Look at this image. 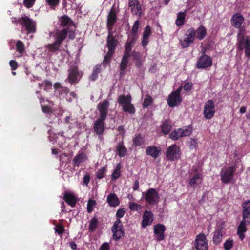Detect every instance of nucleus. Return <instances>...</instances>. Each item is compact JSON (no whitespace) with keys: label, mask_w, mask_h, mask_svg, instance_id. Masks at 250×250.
<instances>
[{"label":"nucleus","mask_w":250,"mask_h":250,"mask_svg":"<svg viewBox=\"0 0 250 250\" xmlns=\"http://www.w3.org/2000/svg\"><path fill=\"white\" fill-rule=\"evenodd\" d=\"M67 35L69 39L74 40L76 35L74 30L69 28H64L60 31L56 32L53 36L55 40L54 42L46 46L48 51L52 53H55L58 51Z\"/></svg>","instance_id":"1"},{"label":"nucleus","mask_w":250,"mask_h":250,"mask_svg":"<svg viewBox=\"0 0 250 250\" xmlns=\"http://www.w3.org/2000/svg\"><path fill=\"white\" fill-rule=\"evenodd\" d=\"M236 168L237 166L235 165L222 169L220 173L221 182L223 184L230 183L234 178Z\"/></svg>","instance_id":"2"},{"label":"nucleus","mask_w":250,"mask_h":250,"mask_svg":"<svg viewBox=\"0 0 250 250\" xmlns=\"http://www.w3.org/2000/svg\"><path fill=\"white\" fill-rule=\"evenodd\" d=\"M237 48L239 51L244 49L246 56L250 59V37L239 34L238 36Z\"/></svg>","instance_id":"3"},{"label":"nucleus","mask_w":250,"mask_h":250,"mask_svg":"<svg viewBox=\"0 0 250 250\" xmlns=\"http://www.w3.org/2000/svg\"><path fill=\"white\" fill-rule=\"evenodd\" d=\"M192 131L193 128L192 126H185L172 131L169 135V137L172 140L176 141L181 137L190 136Z\"/></svg>","instance_id":"4"},{"label":"nucleus","mask_w":250,"mask_h":250,"mask_svg":"<svg viewBox=\"0 0 250 250\" xmlns=\"http://www.w3.org/2000/svg\"><path fill=\"white\" fill-rule=\"evenodd\" d=\"M67 80L71 84H77L81 79L83 73L79 71L78 67L76 65H72L68 70Z\"/></svg>","instance_id":"5"},{"label":"nucleus","mask_w":250,"mask_h":250,"mask_svg":"<svg viewBox=\"0 0 250 250\" xmlns=\"http://www.w3.org/2000/svg\"><path fill=\"white\" fill-rule=\"evenodd\" d=\"M185 37L183 40H180V43L183 48L188 47L194 42L195 36V30L191 27L188 29L185 34Z\"/></svg>","instance_id":"6"},{"label":"nucleus","mask_w":250,"mask_h":250,"mask_svg":"<svg viewBox=\"0 0 250 250\" xmlns=\"http://www.w3.org/2000/svg\"><path fill=\"white\" fill-rule=\"evenodd\" d=\"M18 22L19 24L25 27L28 34L34 33L36 32V23L28 17L26 16L21 17L18 19Z\"/></svg>","instance_id":"7"},{"label":"nucleus","mask_w":250,"mask_h":250,"mask_svg":"<svg viewBox=\"0 0 250 250\" xmlns=\"http://www.w3.org/2000/svg\"><path fill=\"white\" fill-rule=\"evenodd\" d=\"M111 231L113 233V239L116 241L124 237L125 233L123 226L120 219H117L111 227Z\"/></svg>","instance_id":"8"},{"label":"nucleus","mask_w":250,"mask_h":250,"mask_svg":"<svg viewBox=\"0 0 250 250\" xmlns=\"http://www.w3.org/2000/svg\"><path fill=\"white\" fill-rule=\"evenodd\" d=\"M144 199L150 205H154L158 204L159 201L160 197L158 192L156 189L149 188L145 194Z\"/></svg>","instance_id":"9"},{"label":"nucleus","mask_w":250,"mask_h":250,"mask_svg":"<svg viewBox=\"0 0 250 250\" xmlns=\"http://www.w3.org/2000/svg\"><path fill=\"white\" fill-rule=\"evenodd\" d=\"M181 150L180 147L174 144L170 146L166 151V157L170 161H174L177 160L180 156Z\"/></svg>","instance_id":"10"},{"label":"nucleus","mask_w":250,"mask_h":250,"mask_svg":"<svg viewBox=\"0 0 250 250\" xmlns=\"http://www.w3.org/2000/svg\"><path fill=\"white\" fill-rule=\"evenodd\" d=\"M194 246L196 250H208V244L206 235L204 233H200L196 237Z\"/></svg>","instance_id":"11"},{"label":"nucleus","mask_w":250,"mask_h":250,"mask_svg":"<svg viewBox=\"0 0 250 250\" xmlns=\"http://www.w3.org/2000/svg\"><path fill=\"white\" fill-rule=\"evenodd\" d=\"M215 113L214 102L212 100H208L205 104L203 110L204 117L207 119H211Z\"/></svg>","instance_id":"12"},{"label":"nucleus","mask_w":250,"mask_h":250,"mask_svg":"<svg viewBox=\"0 0 250 250\" xmlns=\"http://www.w3.org/2000/svg\"><path fill=\"white\" fill-rule=\"evenodd\" d=\"M115 31H108L106 40V46L109 52L115 53L119 41L114 35Z\"/></svg>","instance_id":"13"},{"label":"nucleus","mask_w":250,"mask_h":250,"mask_svg":"<svg viewBox=\"0 0 250 250\" xmlns=\"http://www.w3.org/2000/svg\"><path fill=\"white\" fill-rule=\"evenodd\" d=\"M212 64V58L208 55L202 54L197 62V68L204 69L210 67Z\"/></svg>","instance_id":"14"},{"label":"nucleus","mask_w":250,"mask_h":250,"mask_svg":"<svg viewBox=\"0 0 250 250\" xmlns=\"http://www.w3.org/2000/svg\"><path fill=\"white\" fill-rule=\"evenodd\" d=\"M193 171L195 172V174L191 178L189 182V185L195 189L201 184L203 181V177L202 174L201 173L198 172L197 169H196L193 170L191 171H189V174L191 175Z\"/></svg>","instance_id":"15"},{"label":"nucleus","mask_w":250,"mask_h":250,"mask_svg":"<svg viewBox=\"0 0 250 250\" xmlns=\"http://www.w3.org/2000/svg\"><path fill=\"white\" fill-rule=\"evenodd\" d=\"M105 119L106 118L102 119L101 117H99L94 122L93 130L98 136L103 135L105 131Z\"/></svg>","instance_id":"16"},{"label":"nucleus","mask_w":250,"mask_h":250,"mask_svg":"<svg viewBox=\"0 0 250 250\" xmlns=\"http://www.w3.org/2000/svg\"><path fill=\"white\" fill-rule=\"evenodd\" d=\"M117 20V15L115 9L111 8L107 16V28L108 31H113L112 29Z\"/></svg>","instance_id":"17"},{"label":"nucleus","mask_w":250,"mask_h":250,"mask_svg":"<svg viewBox=\"0 0 250 250\" xmlns=\"http://www.w3.org/2000/svg\"><path fill=\"white\" fill-rule=\"evenodd\" d=\"M128 6L133 14L138 16L142 15V5L138 0H129Z\"/></svg>","instance_id":"18"},{"label":"nucleus","mask_w":250,"mask_h":250,"mask_svg":"<svg viewBox=\"0 0 250 250\" xmlns=\"http://www.w3.org/2000/svg\"><path fill=\"white\" fill-rule=\"evenodd\" d=\"M182 101V99L180 95L171 92L168 96L167 104L169 107L173 108L180 105Z\"/></svg>","instance_id":"19"},{"label":"nucleus","mask_w":250,"mask_h":250,"mask_svg":"<svg viewBox=\"0 0 250 250\" xmlns=\"http://www.w3.org/2000/svg\"><path fill=\"white\" fill-rule=\"evenodd\" d=\"M165 226L161 224H158L154 227V232L156 235V239L158 241H161L165 238Z\"/></svg>","instance_id":"20"},{"label":"nucleus","mask_w":250,"mask_h":250,"mask_svg":"<svg viewBox=\"0 0 250 250\" xmlns=\"http://www.w3.org/2000/svg\"><path fill=\"white\" fill-rule=\"evenodd\" d=\"M109 104V102L107 100H104L99 104L98 109L100 112L99 117H101L102 119L106 118Z\"/></svg>","instance_id":"21"},{"label":"nucleus","mask_w":250,"mask_h":250,"mask_svg":"<svg viewBox=\"0 0 250 250\" xmlns=\"http://www.w3.org/2000/svg\"><path fill=\"white\" fill-rule=\"evenodd\" d=\"M244 18L240 13H236L233 14L231 19V22L234 27L239 28L244 23Z\"/></svg>","instance_id":"22"},{"label":"nucleus","mask_w":250,"mask_h":250,"mask_svg":"<svg viewBox=\"0 0 250 250\" xmlns=\"http://www.w3.org/2000/svg\"><path fill=\"white\" fill-rule=\"evenodd\" d=\"M161 149L160 147H157L154 145H151L147 146L146 149V154L153 157L157 158L161 154Z\"/></svg>","instance_id":"23"},{"label":"nucleus","mask_w":250,"mask_h":250,"mask_svg":"<svg viewBox=\"0 0 250 250\" xmlns=\"http://www.w3.org/2000/svg\"><path fill=\"white\" fill-rule=\"evenodd\" d=\"M88 159V157L83 152L79 151L73 160V165L74 167H79L82 163L84 162Z\"/></svg>","instance_id":"24"},{"label":"nucleus","mask_w":250,"mask_h":250,"mask_svg":"<svg viewBox=\"0 0 250 250\" xmlns=\"http://www.w3.org/2000/svg\"><path fill=\"white\" fill-rule=\"evenodd\" d=\"M153 214L149 211L146 210L143 216L142 221V226L143 228H146L147 226L151 224L153 221Z\"/></svg>","instance_id":"25"},{"label":"nucleus","mask_w":250,"mask_h":250,"mask_svg":"<svg viewBox=\"0 0 250 250\" xmlns=\"http://www.w3.org/2000/svg\"><path fill=\"white\" fill-rule=\"evenodd\" d=\"M63 199L68 205L73 208L75 207L77 198L73 193L67 191L64 192Z\"/></svg>","instance_id":"26"},{"label":"nucleus","mask_w":250,"mask_h":250,"mask_svg":"<svg viewBox=\"0 0 250 250\" xmlns=\"http://www.w3.org/2000/svg\"><path fill=\"white\" fill-rule=\"evenodd\" d=\"M242 219L250 221V200L244 202L242 205Z\"/></svg>","instance_id":"27"},{"label":"nucleus","mask_w":250,"mask_h":250,"mask_svg":"<svg viewBox=\"0 0 250 250\" xmlns=\"http://www.w3.org/2000/svg\"><path fill=\"white\" fill-rule=\"evenodd\" d=\"M172 127L171 122L167 119L165 120L161 125L162 132L164 135H167L169 134L172 129Z\"/></svg>","instance_id":"28"},{"label":"nucleus","mask_w":250,"mask_h":250,"mask_svg":"<svg viewBox=\"0 0 250 250\" xmlns=\"http://www.w3.org/2000/svg\"><path fill=\"white\" fill-rule=\"evenodd\" d=\"M107 202L111 207H115L120 204L119 200L115 193L109 194L107 197Z\"/></svg>","instance_id":"29"},{"label":"nucleus","mask_w":250,"mask_h":250,"mask_svg":"<svg viewBox=\"0 0 250 250\" xmlns=\"http://www.w3.org/2000/svg\"><path fill=\"white\" fill-rule=\"evenodd\" d=\"M186 13L187 10H185L184 12L180 11L177 13L175 21V24L177 26L180 27L185 24Z\"/></svg>","instance_id":"30"},{"label":"nucleus","mask_w":250,"mask_h":250,"mask_svg":"<svg viewBox=\"0 0 250 250\" xmlns=\"http://www.w3.org/2000/svg\"><path fill=\"white\" fill-rule=\"evenodd\" d=\"M207 35V30L203 25H200L195 30V36L199 40H203Z\"/></svg>","instance_id":"31"},{"label":"nucleus","mask_w":250,"mask_h":250,"mask_svg":"<svg viewBox=\"0 0 250 250\" xmlns=\"http://www.w3.org/2000/svg\"><path fill=\"white\" fill-rule=\"evenodd\" d=\"M223 238V231L222 229L216 230L213 234V242L214 244L217 245L220 243Z\"/></svg>","instance_id":"32"},{"label":"nucleus","mask_w":250,"mask_h":250,"mask_svg":"<svg viewBox=\"0 0 250 250\" xmlns=\"http://www.w3.org/2000/svg\"><path fill=\"white\" fill-rule=\"evenodd\" d=\"M250 224V221L244 220L241 221L237 229V233H244L247 230L246 226Z\"/></svg>","instance_id":"33"},{"label":"nucleus","mask_w":250,"mask_h":250,"mask_svg":"<svg viewBox=\"0 0 250 250\" xmlns=\"http://www.w3.org/2000/svg\"><path fill=\"white\" fill-rule=\"evenodd\" d=\"M132 142L135 146H140L145 143V140L141 134H138L134 135Z\"/></svg>","instance_id":"34"},{"label":"nucleus","mask_w":250,"mask_h":250,"mask_svg":"<svg viewBox=\"0 0 250 250\" xmlns=\"http://www.w3.org/2000/svg\"><path fill=\"white\" fill-rule=\"evenodd\" d=\"M123 141L120 142L116 147L118 155L120 157H123L126 154L127 148L123 145Z\"/></svg>","instance_id":"35"},{"label":"nucleus","mask_w":250,"mask_h":250,"mask_svg":"<svg viewBox=\"0 0 250 250\" xmlns=\"http://www.w3.org/2000/svg\"><path fill=\"white\" fill-rule=\"evenodd\" d=\"M101 72V66L97 64L93 68L92 74L89 76V79L92 81H95L98 78L99 73Z\"/></svg>","instance_id":"36"},{"label":"nucleus","mask_w":250,"mask_h":250,"mask_svg":"<svg viewBox=\"0 0 250 250\" xmlns=\"http://www.w3.org/2000/svg\"><path fill=\"white\" fill-rule=\"evenodd\" d=\"M132 97L130 94L126 96L125 95H120L118 98V102L119 104L125 105L131 102Z\"/></svg>","instance_id":"37"},{"label":"nucleus","mask_w":250,"mask_h":250,"mask_svg":"<svg viewBox=\"0 0 250 250\" xmlns=\"http://www.w3.org/2000/svg\"><path fill=\"white\" fill-rule=\"evenodd\" d=\"M16 51L20 54L19 57L23 56L25 53V47L23 42L18 40L16 44Z\"/></svg>","instance_id":"38"},{"label":"nucleus","mask_w":250,"mask_h":250,"mask_svg":"<svg viewBox=\"0 0 250 250\" xmlns=\"http://www.w3.org/2000/svg\"><path fill=\"white\" fill-rule=\"evenodd\" d=\"M72 21L70 18L67 15H63L61 17L60 25L62 27H66L72 24Z\"/></svg>","instance_id":"39"},{"label":"nucleus","mask_w":250,"mask_h":250,"mask_svg":"<svg viewBox=\"0 0 250 250\" xmlns=\"http://www.w3.org/2000/svg\"><path fill=\"white\" fill-rule=\"evenodd\" d=\"M121 167V163H118L117 165L115 170L111 175L112 180H115L120 177Z\"/></svg>","instance_id":"40"},{"label":"nucleus","mask_w":250,"mask_h":250,"mask_svg":"<svg viewBox=\"0 0 250 250\" xmlns=\"http://www.w3.org/2000/svg\"><path fill=\"white\" fill-rule=\"evenodd\" d=\"M107 171V166H105L102 167L101 168L99 169L96 172V177L97 179H101L105 177L106 172Z\"/></svg>","instance_id":"41"},{"label":"nucleus","mask_w":250,"mask_h":250,"mask_svg":"<svg viewBox=\"0 0 250 250\" xmlns=\"http://www.w3.org/2000/svg\"><path fill=\"white\" fill-rule=\"evenodd\" d=\"M123 110L125 112H127L131 114H133L135 112V109L131 102L129 104L122 106Z\"/></svg>","instance_id":"42"},{"label":"nucleus","mask_w":250,"mask_h":250,"mask_svg":"<svg viewBox=\"0 0 250 250\" xmlns=\"http://www.w3.org/2000/svg\"><path fill=\"white\" fill-rule=\"evenodd\" d=\"M130 57L123 55L119 65L120 69L126 70Z\"/></svg>","instance_id":"43"},{"label":"nucleus","mask_w":250,"mask_h":250,"mask_svg":"<svg viewBox=\"0 0 250 250\" xmlns=\"http://www.w3.org/2000/svg\"><path fill=\"white\" fill-rule=\"evenodd\" d=\"M114 53L108 51L106 55L104 56L103 64L104 66H106L107 65L109 64L111 62L112 56L114 55Z\"/></svg>","instance_id":"44"},{"label":"nucleus","mask_w":250,"mask_h":250,"mask_svg":"<svg viewBox=\"0 0 250 250\" xmlns=\"http://www.w3.org/2000/svg\"><path fill=\"white\" fill-rule=\"evenodd\" d=\"M98 225V220L96 217L93 218L89 225L88 229L90 232H93L95 231V229L97 227Z\"/></svg>","instance_id":"45"},{"label":"nucleus","mask_w":250,"mask_h":250,"mask_svg":"<svg viewBox=\"0 0 250 250\" xmlns=\"http://www.w3.org/2000/svg\"><path fill=\"white\" fill-rule=\"evenodd\" d=\"M133 47V46L129 45L128 43H125L124 46L125 50L123 55L130 57Z\"/></svg>","instance_id":"46"},{"label":"nucleus","mask_w":250,"mask_h":250,"mask_svg":"<svg viewBox=\"0 0 250 250\" xmlns=\"http://www.w3.org/2000/svg\"><path fill=\"white\" fill-rule=\"evenodd\" d=\"M233 240L229 239L225 242L224 244V249L225 250H230L233 247Z\"/></svg>","instance_id":"47"},{"label":"nucleus","mask_w":250,"mask_h":250,"mask_svg":"<svg viewBox=\"0 0 250 250\" xmlns=\"http://www.w3.org/2000/svg\"><path fill=\"white\" fill-rule=\"evenodd\" d=\"M96 201L90 199L87 205V210L88 213H91L93 210V208L96 205Z\"/></svg>","instance_id":"48"},{"label":"nucleus","mask_w":250,"mask_h":250,"mask_svg":"<svg viewBox=\"0 0 250 250\" xmlns=\"http://www.w3.org/2000/svg\"><path fill=\"white\" fill-rule=\"evenodd\" d=\"M136 40L137 35L131 34L130 36H128V39L125 43H128L129 45L133 46Z\"/></svg>","instance_id":"49"},{"label":"nucleus","mask_w":250,"mask_h":250,"mask_svg":"<svg viewBox=\"0 0 250 250\" xmlns=\"http://www.w3.org/2000/svg\"><path fill=\"white\" fill-rule=\"evenodd\" d=\"M36 93L39 94V95L38 96V98L40 100V103L41 104V105H42V104L44 103L45 101L49 103V104L50 106H53L54 105V104L53 102L51 101H50V100H49L48 99L45 100L44 99V98L42 95H40V91H37Z\"/></svg>","instance_id":"50"},{"label":"nucleus","mask_w":250,"mask_h":250,"mask_svg":"<svg viewBox=\"0 0 250 250\" xmlns=\"http://www.w3.org/2000/svg\"><path fill=\"white\" fill-rule=\"evenodd\" d=\"M152 102L153 99L152 97L150 96H148V97L145 98L143 103V106L144 107H147L151 104Z\"/></svg>","instance_id":"51"},{"label":"nucleus","mask_w":250,"mask_h":250,"mask_svg":"<svg viewBox=\"0 0 250 250\" xmlns=\"http://www.w3.org/2000/svg\"><path fill=\"white\" fill-rule=\"evenodd\" d=\"M129 208L131 210H139L141 209V206L135 202H131L129 204Z\"/></svg>","instance_id":"52"},{"label":"nucleus","mask_w":250,"mask_h":250,"mask_svg":"<svg viewBox=\"0 0 250 250\" xmlns=\"http://www.w3.org/2000/svg\"><path fill=\"white\" fill-rule=\"evenodd\" d=\"M139 28V21L137 20L135 21L131 30V34L137 35Z\"/></svg>","instance_id":"53"},{"label":"nucleus","mask_w":250,"mask_h":250,"mask_svg":"<svg viewBox=\"0 0 250 250\" xmlns=\"http://www.w3.org/2000/svg\"><path fill=\"white\" fill-rule=\"evenodd\" d=\"M45 1L48 5L54 8L59 4L60 0H45Z\"/></svg>","instance_id":"54"},{"label":"nucleus","mask_w":250,"mask_h":250,"mask_svg":"<svg viewBox=\"0 0 250 250\" xmlns=\"http://www.w3.org/2000/svg\"><path fill=\"white\" fill-rule=\"evenodd\" d=\"M131 56L133 57V59L135 61H139L141 59V56L138 51L133 50L131 54Z\"/></svg>","instance_id":"55"},{"label":"nucleus","mask_w":250,"mask_h":250,"mask_svg":"<svg viewBox=\"0 0 250 250\" xmlns=\"http://www.w3.org/2000/svg\"><path fill=\"white\" fill-rule=\"evenodd\" d=\"M152 31L150 26L149 25L146 26L143 31V35L149 37Z\"/></svg>","instance_id":"56"},{"label":"nucleus","mask_w":250,"mask_h":250,"mask_svg":"<svg viewBox=\"0 0 250 250\" xmlns=\"http://www.w3.org/2000/svg\"><path fill=\"white\" fill-rule=\"evenodd\" d=\"M55 230L59 235H62L64 231V229L63 226L59 225L55 227Z\"/></svg>","instance_id":"57"},{"label":"nucleus","mask_w":250,"mask_h":250,"mask_svg":"<svg viewBox=\"0 0 250 250\" xmlns=\"http://www.w3.org/2000/svg\"><path fill=\"white\" fill-rule=\"evenodd\" d=\"M35 1L36 0H24L23 4L27 8H30L35 4Z\"/></svg>","instance_id":"58"},{"label":"nucleus","mask_w":250,"mask_h":250,"mask_svg":"<svg viewBox=\"0 0 250 250\" xmlns=\"http://www.w3.org/2000/svg\"><path fill=\"white\" fill-rule=\"evenodd\" d=\"M196 141L193 139H190V141L188 142V145L190 149H195L196 147Z\"/></svg>","instance_id":"59"},{"label":"nucleus","mask_w":250,"mask_h":250,"mask_svg":"<svg viewBox=\"0 0 250 250\" xmlns=\"http://www.w3.org/2000/svg\"><path fill=\"white\" fill-rule=\"evenodd\" d=\"M125 213V211L124 208H120L118 209L116 212V216L118 219H120L123 217Z\"/></svg>","instance_id":"60"},{"label":"nucleus","mask_w":250,"mask_h":250,"mask_svg":"<svg viewBox=\"0 0 250 250\" xmlns=\"http://www.w3.org/2000/svg\"><path fill=\"white\" fill-rule=\"evenodd\" d=\"M9 65L12 71L16 70L18 68V63L15 60H10L9 62Z\"/></svg>","instance_id":"61"},{"label":"nucleus","mask_w":250,"mask_h":250,"mask_svg":"<svg viewBox=\"0 0 250 250\" xmlns=\"http://www.w3.org/2000/svg\"><path fill=\"white\" fill-rule=\"evenodd\" d=\"M192 83L190 82H187L185 83L183 88L184 90L186 91H189L191 90L192 87Z\"/></svg>","instance_id":"62"},{"label":"nucleus","mask_w":250,"mask_h":250,"mask_svg":"<svg viewBox=\"0 0 250 250\" xmlns=\"http://www.w3.org/2000/svg\"><path fill=\"white\" fill-rule=\"evenodd\" d=\"M41 108L43 113H50L52 112V109L49 106L41 105Z\"/></svg>","instance_id":"63"},{"label":"nucleus","mask_w":250,"mask_h":250,"mask_svg":"<svg viewBox=\"0 0 250 250\" xmlns=\"http://www.w3.org/2000/svg\"><path fill=\"white\" fill-rule=\"evenodd\" d=\"M149 42V37L143 35L142 40V45L143 47H146Z\"/></svg>","instance_id":"64"}]
</instances>
